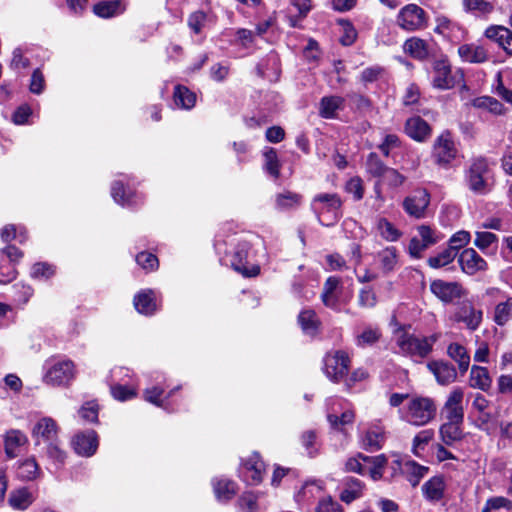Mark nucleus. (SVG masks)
I'll return each mask as SVG.
<instances>
[{
  "label": "nucleus",
  "mask_w": 512,
  "mask_h": 512,
  "mask_svg": "<svg viewBox=\"0 0 512 512\" xmlns=\"http://www.w3.org/2000/svg\"><path fill=\"white\" fill-rule=\"evenodd\" d=\"M377 259L380 262L381 269L384 273H389L397 265V250L395 247H386L378 252Z\"/></svg>",
  "instance_id": "44"
},
{
  "label": "nucleus",
  "mask_w": 512,
  "mask_h": 512,
  "mask_svg": "<svg viewBox=\"0 0 512 512\" xmlns=\"http://www.w3.org/2000/svg\"><path fill=\"white\" fill-rule=\"evenodd\" d=\"M474 108L488 111L494 115H503L506 113V108L497 99L491 96H480L472 100Z\"/></svg>",
  "instance_id": "35"
},
{
  "label": "nucleus",
  "mask_w": 512,
  "mask_h": 512,
  "mask_svg": "<svg viewBox=\"0 0 512 512\" xmlns=\"http://www.w3.org/2000/svg\"><path fill=\"white\" fill-rule=\"evenodd\" d=\"M406 134L417 142H425L431 135L430 125L419 116L407 119L405 123Z\"/></svg>",
  "instance_id": "25"
},
{
  "label": "nucleus",
  "mask_w": 512,
  "mask_h": 512,
  "mask_svg": "<svg viewBox=\"0 0 512 512\" xmlns=\"http://www.w3.org/2000/svg\"><path fill=\"white\" fill-rule=\"evenodd\" d=\"M396 22L401 29L414 32L428 26V16L420 6L407 4L398 12Z\"/></svg>",
  "instance_id": "6"
},
{
  "label": "nucleus",
  "mask_w": 512,
  "mask_h": 512,
  "mask_svg": "<svg viewBox=\"0 0 512 512\" xmlns=\"http://www.w3.org/2000/svg\"><path fill=\"white\" fill-rule=\"evenodd\" d=\"M432 156L440 166H447L456 158L457 148L450 132L444 131L435 139Z\"/></svg>",
  "instance_id": "8"
},
{
  "label": "nucleus",
  "mask_w": 512,
  "mask_h": 512,
  "mask_svg": "<svg viewBox=\"0 0 512 512\" xmlns=\"http://www.w3.org/2000/svg\"><path fill=\"white\" fill-rule=\"evenodd\" d=\"M213 488L217 499L220 501H227L236 493L235 483L223 478L213 480Z\"/></svg>",
  "instance_id": "42"
},
{
  "label": "nucleus",
  "mask_w": 512,
  "mask_h": 512,
  "mask_svg": "<svg viewBox=\"0 0 512 512\" xmlns=\"http://www.w3.org/2000/svg\"><path fill=\"white\" fill-rule=\"evenodd\" d=\"M482 311L477 310L469 301H464L458 307L455 320L463 322L468 329L476 330L482 321Z\"/></svg>",
  "instance_id": "24"
},
{
  "label": "nucleus",
  "mask_w": 512,
  "mask_h": 512,
  "mask_svg": "<svg viewBox=\"0 0 512 512\" xmlns=\"http://www.w3.org/2000/svg\"><path fill=\"white\" fill-rule=\"evenodd\" d=\"M72 445L78 455L90 457L98 448V437L95 431L87 430L76 434Z\"/></svg>",
  "instance_id": "20"
},
{
  "label": "nucleus",
  "mask_w": 512,
  "mask_h": 512,
  "mask_svg": "<svg viewBox=\"0 0 512 512\" xmlns=\"http://www.w3.org/2000/svg\"><path fill=\"white\" fill-rule=\"evenodd\" d=\"M463 6L467 12L489 14L493 11V5L485 0H463Z\"/></svg>",
  "instance_id": "54"
},
{
  "label": "nucleus",
  "mask_w": 512,
  "mask_h": 512,
  "mask_svg": "<svg viewBox=\"0 0 512 512\" xmlns=\"http://www.w3.org/2000/svg\"><path fill=\"white\" fill-rule=\"evenodd\" d=\"M512 317V297L496 305L494 310V321L496 324L503 326Z\"/></svg>",
  "instance_id": "45"
},
{
  "label": "nucleus",
  "mask_w": 512,
  "mask_h": 512,
  "mask_svg": "<svg viewBox=\"0 0 512 512\" xmlns=\"http://www.w3.org/2000/svg\"><path fill=\"white\" fill-rule=\"evenodd\" d=\"M5 455L9 459L16 458L20 448L28 443L27 436L18 429H10L3 435Z\"/></svg>",
  "instance_id": "23"
},
{
  "label": "nucleus",
  "mask_w": 512,
  "mask_h": 512,
  "mask_svg": "<svg viewBox=\"0 0 512 512\" xmlns=\"http://www.w3.org/2000/svg\"><path fill=\"white\" fill-rule=\"evenodd\" d=\"M298 322L303 332L309 336L317 333L319 320L312 310H303L298 316Z\"/></svg>",
  "instance_id": "43"
},
{
  "label": "nucleus",
  "mask_w": 512,
  "mask_h": 512,
  "mask_svg": "<svg viewBox=\"0 0 512 512\" xmlns=\"http://www.w3.org/2000/svg\"><path fill=\"white\" fill-rule=\"evenodd\" d=\"M434 431L432 429L422 430L415 435L412 442V451L415 455H419L420 451L433 439Z\"/></svg>",
  "instance_id": "51"
},
{
  "label": "nucleus",
  "mask_w": 512,
  "mask_h": 512,
  "mask_svg": "<svg viewBox=\"0 0 512 512\" xmlns=\"http://www.w3.org/2000/svg\"><path fill=\"white\" fill-rule=\"evenodd\" d=\"M464 392L461 388H454L448 395L447 400L442 408L441 414L446 422L463 423Z\"/></svg>",
  "instance_id": "12"
},
{
  "label": "nucleus",
  "mask_w": 512,
  "mask_h": 512,
  "mask_svg": "<svg viewBox=\"0 0 512 512\" xmlns=\"http://www.w3.org/2000/svg\"><path fill=\"white\" fill-rule=\"evenodd\" d=\"M377 229L380 235L387 241H397L401 235L400 231L385 218L378 220Z\"/></svg>",
  "instance_id": "48"
},
{
  "label": "nucleus",
  "mask_w": 512,
  "mask_h": 512,
  "mask_svg": "<svg viewBox=\"0 0 512 512\" xmlns=\"http://www.w3.org/2000/svg\"><path fill=\"white\" fill-rule=\"evenodd\" d=\"M462 424L444 421L439 428V435L445 445L452 446L463 438Z\"/></svg>",
  "instance_id": "29"
},
{
  "label": "nucleus",
  "mask_w": 512,
  "mask_h": 512,
  "mask_svg": "<svg viewBox=\"0 0 512 512\" xmlns=\"http://www.w3.org/2000/svg\"><path fill=\"white\" fill-rule=\"evenodd\" d=\"M111 195L114 201L121 206L130 207L136 205L139 202L138 196L131 191H126L124 183L120 180L113 182L111 187Z\"/></svg>",
  "instance_id": "31"
},
{
  "label": "nucleus",
  "mask_w": 512,
  "mask_h": 512,
  "mask_svg": "<svg viewBox=\"0 0 512 512\" xmlns=\"http://www.w3.org/2000/svg\"><path fill=\"white\" fill-rule=\"evenodd\" d=\"M14 299L18 304L25 305L33 296L34 290L30 285L16 283L13 285Z\"/></svg>",
  "instance_id": "53"
},
{
  "label": "nucleus",
  "mask_w": 512,
  "mask_h": 512,
  "mask_svg": "<svg viewBox=\"0 0 512 512\" xmlns=\"http://www.w3.org/2000/svg\"><path fill=\"white\" fill-rule=\"evenodd\" d=\"M470 386L481 390H487L491 386V378L485 367L473 366L470 372Z\"/></svg>",
  "instance_id": "40"
},
{
  "label": "nucleus",
  "mask_w": 512,
  "mask_h": 512,
  "mask_svg": "<svg viewBox=\"0 0 512 512\" xmlns=\"http://www.w3.org/2000/svg\"><path fill=\"white\" fill-rule=\"evenodd\" d=\"M174 104L181 109L189 110L195 106L196 94L187 87L177 85L174 90Z\"/></svg>",
  "instance_id": "36"
},
{
  "label": "nucleus",
  "mask_w": 512,
  "mask_h": 512,
  "mask_svg": "<svg viewBox=\"0 0 512 512\" xmlns=\"http://www.w3.org/2000/svg\"><path fill=\"white\" fill-rule=\"evenodd\" d=\"M458 56L463 62L482 64L489 60L487 48L479 43H465L458 47Z\"/></svg>",
  "instance_id": "19"
},
{
  "label": "nucleus",
  "mask_w": 512,
  "mask_h": 512,
  "mask_svg": "<svg viewBox=\"0 0 512 512\" xmlns=\"http://www.w3.org/2000/svg\"><path fill=\"white\" fill-rule=\"evenodd\" d=\"M437 413L434 399L426 396H413L399 410L402 421L416 427L430 423Z\"/></svg>",
  "instance_id": "1"
},
{
  "label": "nucleus",
  "mask_w": 512,
  "mask_h": 512,
  "mask_svg": "<svg viewBox=\"0 0 512 512\" xmlns=\"http://www.w3.org/2000/svg\"><path fill=\"white\" fill-rule=\"evenodd\" d=\"M458 261L462 271L468 275H474L487 269L486 261L473 248L463 250Z\"/></svg>",
  "instance_id": "22"
},
{
  "label": "nucleus",
  "mask_w": 512,
  "mask_h": 512,
  "mask_svg": "<svg viewBox=\"0 0 512 512\" xmlns=\"http://www.w3.org/2000/svg\"><path fill=\"white\" fill-rule=\"evenodd\" d=\"M427 367L440 385H448L454 382L457 377L455 367L448 362L432 361L427 364Z\"/></svg>",
  "instance_id": "26"
},
{
  "label": "nucleus",
  "mask_w": 512,
  "mask_h": 512,
  "mask_svg": "<svg viewBox=\"0 0 512 512\" xmlns=\"http://www.w3.org/2000/svg\"><path fill=\"white\" fill-rule=\"evenodd\" d=\"M74 378V365L70 360H59L47 367L43 381L52 386L68 384Z\"/></svg>",
  "instance_id": "10"
},
{
  "label": "nucleus",
  "mask_w": 512,
  "mask_h": 512,
  "mask_svg": "<svg viewBox=\"0 0 512 512\" xmlns=\"http://www.w3.org/2000/svg\"><path fill=\"white\" fill-rule=\"evenodd\" d=\"M430 203V195L425 189H417L403 201L405 212L414 218H422Z\"/></svg>",
  "instance_id": "14"
},
{
  "label": "nucleus",
  "mask_w": 512,
  "mask_h": 512,
  "mask_svg": "<svg viewBox=\"0 0 512 512\" xmlns=\"http://www.w3.org/2000/svg\"><path fill=\"white\" fill-rule=\"evenodd\" d=\"M135 309L144 315H152L157 310L155 293L153 290H143L134 297Z\"/></svg>",
  "instance_id": "28"
},
{
  "label": "nucleus",
  "mask_w": 512,
  "mask_h": 512,
  "mask_svg": "<svg viewBox=\"0 0 512 512\" xmlns=\"http://www.w3.org/2000/svg\"><path fill=\"white\" fill-rule=\"evenodd\" d=\"M302 201V196L292 191H284L276 195V208L281 211L297 208Z\"/></svg>",
  "instance_id": "41"
},
{
  "label": "nucleus",
  "mask_w": 512,
  "mask_h": 512,
  "mask_svg": "<svg viewBox=\"0 0 512 512\" xmlns=\"http://www.w3.org/2000/svg\"><path fill=\"white\" fill-rule=\"evenodd\" d=\"M497 242V236L491 232H477L474 244L482 251H486Z\"/></svg>",
  "instance_id": "59"
},
{
  "label": "nucleus",
  "mask_w": 512,
  "mask_h": 512,
  "mask_svg": "<svg viewBox=\"0 0 512 512\" xmlns=\"http://www.w3.org/2000/svg\"><path fill=\"white\" fill-rule=\"evenodd\" d=\"M250 244L247 241H239L227 254V260L231 267L246 277L257 276L260 267L250 263L251 253Z\"/></svg>",
  "instance_id": "4"
},
{
  "label": "nucleus",
  "mask_w": 512,
  "mask_h": 512,
  "mask_svg": "<svg viewBox=\"0 0 512 512\" xmlns=\"http://www.w3.org/2000/svg\"><path fill=\"white\" fill-rule=\"evenodd\" d=\"M455 85L451 65L446 59H440L433 64L432 86L440 90H448Z\"/></svg>",
  "instance_id": "17"
},
{
  "label": "nucleus",
  "mask_w": 512,
  "mask_h": 512,
  "mask_svg": "<svg viewBox=\"0 0 512 512\" xmlns=\"http://www.w3.org/2000/svg\"><path fill=\"white\" fill-rule=\"evenodd\" d=\"M484 36L497 43L508 56H512V31L502 25H490L484 31Z\"/></svg>",
  "instance_id": "21"
},
{
  "label": "nucleus",
  "mask_w": 512,
  "mask_h": 512,
  "mask_svg": "<svg viewBox=\"0 0 512 512\" xmlns=\"http://www.w3.org/2000/svg\"><path fill=\"white\" fill-rule=\"evenodd\" d=\"M111 394L118 401H126L136 397V388L123 384H115L111 386Z\"/></svg>",
  "instance_id": "52"
},
{
  "label": "nucleus",
  "mask_w": 512,
  "mask_h": 512,
  "mask_svg": "<svg viewBox=\"0 0 512 512\" xmlns=\"http://www.w3.org/2000/svg\"><path fill=\"white\" fill-rule=\"evenodd\" d=\"M342 201L337 194L321 193L316 195L311 208L316 214L318 221L324 225H332L341 216Z\"/></svg>",
  "instance_id": "3"
},
{
  "label": "nucleus",
  "mask_w": 512,
  "mask_h": 512,
  "mask_svg": "<svg viewBox=\"0 0 512 512\" xmlns=\"http://www.w3.org/2000/svg\"><path fill=\"white\" fill-rule=\"evenodd\" d=\"M385 440V427L380 421L372 422L361 436L363 448L371 452L380 450L383 447Z\"/></svg>",
  "instance_id": "16"
},
{
  "label": "nucleus",
  "mask_w": 512,
  "mask_h": 512,
  "mask_svg": "<svg viewBox=\"0 0 512 512\" xmlns=\"http://www.w3.org/2000/svg\"><path fill=\"white\" fill-rule=\"evenodd\" d=\"M125 5L120 0L102 1L93 6V12L102 18H110L123 13Z\"/></svg>",
  "instance_id": "33"
},
{
  "label": "nucleus",
  "mask_w": 512,
  "mask_h": 512,
  "mask_svg": "<svg viewBox=\"0 0 512 512\" xmlns=\"http://www.w3.org/2000/svg\"><path fill=\"white\" fill-rule=\"evenodd\" d=\"M136 262L147 271H153L157 269L159 264L158 258L154 254L148 252L139 253L136 256Z\"/></svg>",
  "instance_id": "64"
},
{
  "label": "nucleus",
  "mask_w": 512,
  "mask_h": 512,
  "mask_svg": "<svg viewBox=\"0 0 512 512\" xmlns=\"http://www.w3.org/2000/svg\"><path fill=\"white\" fill-rule=\"evenodd\" d=\"M23 257V252L14 245H7L0 249V259L12 264H17Z\"/></svg>",
  "instance_id": "61"
},
{
  "label": "nucleus",
  "mask_w": 512,
  "mask_h": 512,
  "mask_svg": "<svg viewBox=\"0 0 512 512\" xmlns=\"http://www.w3.org/2000/svg\"><path fill=\"white\" fill-rule=\"evenodd\" d=\"M456 257V252L453 249L446 248L438 255L429 257L427 262L432 268H441L450 264Z\"/></svg>",
  "instance_id": "49"
},
{
  "label": "nucleus",
  "mask_w": 512,
  "mask_h": 512,
  "mask_svg": "<svg viewBox=\"0 0 512 512\" xmlns=\"http://www.w3.org/2000/svg\"><path fill=\"white\" fill-rule=\"evenodd\" d=\"M41 471L35 458L29 457L18 462L17 477L22 481H33L37 479Z\"/></svg>",
  "instance_id": "32"
},
{
  "label": "nucleus",
  "mask_w": 512,
  "mask_h": 512,
  "mask_svg": "<svg viewBox=\"0 0 512 512\" xmlns=\"http://www.w3.org/2000/svg\"><path fill=\"white\" fill-rule=\"evenodd\" d=\"M469 189L476 194H486L490 190L489 169L485 159L472 161L465 175Z\"/></svg>",
  "instance_id": "5"
},
{
  "label": "nucleus",
  "mask_w": 512,
  "mask_h": 512,
  "mask_svg": "<svg viewBox=\"0 0 512 512\" xmlns=\"http://www.w3.org/2000/svg\"><path fill=\"white\" fill-rule=\"evenodd\" d=\"M366 169L371 175L381 177L387 167L383 164L376 153H370L367 157Z\"/></svg>",
  "instance_id": "56"
},
{
  "label": "nucleus",
  "mask_w": 512,
  "mask_h": 512,
  "mask_svg": "<svg viewBox=\"0 0 512 512\" xmlns=\"http://www.w3.org/2000/svg\"><path fill=\"white\" fill-rule=\"evenodd\" d=\"M447 353L450 358L458 363L461 373H465L468 370L470 356L462 345L458 343H451L447 348Z\"/></svg>",
  "instance_id": "38"
},
{
  "label": "nucleus",
  "mask_w": 512,
  "mask_h": 512,
  "mask_svg": "<svg viewBox=\"0 0 512 512\" xmlns=\"http://www.w3.org/2000/svg\"><path fill=\"white\" fill-rule=\"evenodd\" d=\"M381 337V332L378 328L368 327L364 329L362 333L356 337V345L359 347H365L373 345Z\"/></svg>",
  "instance_id": "50"
},
{
  "label": "nucleus",
  "mask_w": 512,
  "mask_h": 512,
  "mask_svg": "<svg viewBox=\"0 0 512 512\" xmlns=\"http://www.w3.org/2000/svg\"><path fill=\"white\" fill-rule=\"evenodd\" d=\"M493 89L500 98L512 105V90L504 85L501 72H497L494 77Z\"/></svg>",
  "instance_id": "57"
},
{
  "label": "nucleus",
  "mask_w": 512,
  "mask_h": 512,
  "mask_svg": "<svg viewBox=\"0 0 512 512\" xmlns=\"http://www.w3.org/2000/svg\"><path fill=\"white\" fill-rule=\"evenodd\" d=\"M418 235L414 236L409 243L408 251L413 258H421L422 253L430 246L438 243L441 236L427 225H420L417 228Z\"/></svg>",
  "instance_id": "9"
},
{
  "label": "nucleus",
  "mask_w": 512,
  "mask_h": 512,
  "mask_svg": "<svg viewBox=\"0 0 512 512\" xmlns=\"http://www.w3.org/2000/svg\"><path fill=\"white\" fill-rule=\"evenodd\" d=\"M381 177L386 184L394 188L403 185L406 180V177L399 173L398 170L389 167H387Z\"/></svg>",
  "instance_id": "62"
},
{
  "label": "nucleus",
  "mask_w": 512,
  "mask_h": 512,
  "mask_svg": "<svg viewBox=\"0 0 512 512\" xmlns=\"http://www.w3.org/2000/svg\"><path fill=\"white\" fill-rule=\"evenodd\" d=\"M501 508L511 510L512 501L502 496L491 497L486 501L481 512H492Z\"/></svg>",
  "instance_id": "55"
},
{
  "label": "nucleus",
  "mask_w": 512,
  "mask_h": 512,
  "mask_svg": "<svg viewBox=\"0 0 512 512\" xmlns=\"http://www.w3.org/2000/svg\"><path fill=\"white\" fill-rule=\"evenodd\" d=\"M265 472V464L258 453H253L245 459L239 469L240 477L249 485L261 483Z\"/></svg>",
  "instance_id": "13"
},
{
  "label": "nucleus",
  "mask_w": 512,
  "mask_h": 512,
  "mask_svg": "<svg viewBox=\"0 0 512 512\" xmlns=\"http://www.w3.org/2000/svg\"><path fill=\"white\" fill-rule=\"evenodd\" d=\"M430 289L437 298L446 303L461 298L464 294L462 286L457 282L435 280L431 283Z\"/></svg>",
  "instance_id": "18"
},
{
  "label": "nucleus",
  "mask_w": 512,
  "mask_h": 512,
  "mask_svg": "<svg viewBox=\"0 0 512 512\" xmlns=\"http://www.w3.org/2000/svg\"><path fill=\"white\" fill-rule=\"evenodd\" d=\"M403 51L417 60H425L430 54L428 42L419 37L408 38L403 44Z\"/></svg>",
  "instance_id": "27"
},
{
  "label": "nucleus",
  "mask_w": 512,
  "mask_h": 512,
  "mask_svg": "<svg viewBox=\"0 0 512 512\" xmlns=\"http://www.w3.org/2000/svg\"><path fill=\"white\" fill-rule=\"evenodd\" d=\"M327 419L334 429H342V426L351 424L355 419L354 411L347 406V403L338 398H330L327 401Z\"/></svg>",
  "instance_id": "11"
},
{
  "label": "nucleus",
  "mask_w": 512,
  "mask_h": 512,
  "mask_svg": "<svg viewBox=\"0 0 512 512\" xmlns=\"http://www.w3.org/2000/svg\"><path fill=\"white\" fill-rule=\"evenodd\" d=\"M344 99L340 96H325L319 104V114L326 119L337 116V112L344 108Z\"/></svg>",
  "instance_id": "30"
},
{
  "label": "nucleus",
  "mask_w": 512,
  "mask_h": 512,
  "mask_svg": "<svg viewBox=\"0 0 512 512\" xmlns=\"http://www.w3.org/2000/svg\"><path fill=\"white\" fill-rule=\"evenodd\" d=\"M363 461L371 462L373 464V466L369 468L368 473L374 481L382 478L383 470L387 463V458L385 455L381 454L375 457H363Z\"/></svg>",
  "instance_id": "47"
},
{
  "label": "nucleus",
  "mask_w": 512,
  "mask_h": 512,
  "mask_svg": "<svg viewBox=\"0 0 512 512\" xmlns=\"http://www.w3.org/2000/svg\"><path fill=\"white\" fill-rule=\"evenodd\" d=\"M34 501L32 493L27 488H19L11 492L9 504L17 510L27 509Z\"/></svg>",
  "instance_id": "37"
},
{
  "label": "nucleus",
  "mask_w": 512,
  "mask_h": 512,
  "mask_svg": "<svg viewBox=\"0 0 512 512\" xmlns=\"http://www.w3.org/2000/svg\"><path fill=\"white\" fill-rule=\"evenodd\" d=\"M0 238L4 243H9L18 238L22 243L26 241L27 235L23 227H17L14 224H7L0 230Z\"/></svg>",
  "instance_id": "46"
},
{
  "label": "nucleus",
  "mask_w": 512,
  "mask_h": 512,
  "mask_svg": "<svg viewBox=\"0 0 512 512\" xmlns=\"http://www.w3.org/2000/svg\"><path fill=\"white\" fill-rule=\"evenodd\" d=\"M344 489L340 493V499L349 504L360 498L363 494V484L359 479L349 477L344 482Z\"/></svg>",
  "instance_id": "34"
},
{
  "label": "nucleus",
  "mask_w": 512,
  "mask_h": 512,
  "mask_svg": "<svg viewBox=\"0 0 512 512\" xmlns=\"http://www.w3.org/2000/svg\"><path fill=\"white\" fill-rule=\"evenodd\" d=\"M445 483L441 477L428 480L422 487L424 496L430 501H439L444 494Z\"/></svg>",
  "instance_id": "39"
},
{
  "label": "nucleus",
  "mask_w": 512,
  "mask_h": 512,
  "mask_svg": "<svg viewBox=\"0 0 512 512\" xmlns=\"http://www.w3.org/2000/svg\"><path fill=\"white\" fill-rule=\"evenodd\" d=\"M59 426L56 421L51 417H42L34 425L32 429V437L35 439L36 444L41 442L47 444L59 439Z\"/></svg>",
  "instance_id": "15"
},
{
  "label": "nucleus",
  "mask_w": 512,
  "mask_h": 512,
  "mask_svg": "<svg viewBox=\"0 0 512 512\" xmlns=\"http://www.w3.org/2000/svg\"><path fill=\"white\" fill-rule=\"evenodd\" d=\"M55 274V269L52 265L45 263V262H39L35 263L31 269V277L32 278H44L48 279L52 277Z\"/></svg>",
  "instance_id": "63"
},
{
  "label": "nucleus",
  "mask_w": 512,
  "mask_h": 512,
  "mask_svg": "<svg viewBox=\"0 0 512 512\" xmlns=\"http://www.w3.org/2000/svg\"><path fill=\"white\" fill-rule=\"evenodd\" d=\"M350 368V358L345 351L328 352L323 359V371L333 382H340L347 376Z\"/></svg>",
  "instance_id": "7"
},
{
  "label": "nucleus",
  "mask_w": 512,
  "mask_h": 512,
  "mask_svg": "<svg viewBox=\"0 0 512 512\" xmlns=\"http://www.w3.org/2000/svg\"><path fill=\"white\" fill-rule=\"evenodd\" d=\"M377 303V296L370 287L363 288L358 294V305L362 308H373Z\"/></svg>",
  "instance_id": "60"
},
{
  "label": "nucleus",
  "mask_w": 512,
  "mask_h": 512,
  "mask_svg": "<svg viewBox=\"0 0 512 512\" xmlns=\"http://www.w3.org/2000/svg\"><path fill=\"white\" fill-rule=\"evenodd\" d=\"M46 454L56 463L62 464L66 458L65 451L61 447L59 439L47 443Z\"/></svg>",
  "instance_id": "58"
},
{
  "label": "nucleus",
  "mask_w": 512,
  "mask_h": 512,
  "mask_svg": "<svg viewBox=\"0 0 512 512\" xmlns=\"http://www.w3.org/2000/svg\"><path fill=\"white\" fill-rule=\"evenodd\" d=\"M440 334L434 333L428 337H417L408 333H401L397 337V346L402 354L412 358L423 359L427 357L438 341Z\"/></svg>",
  "instance_id": "2"
}]
</instances>
